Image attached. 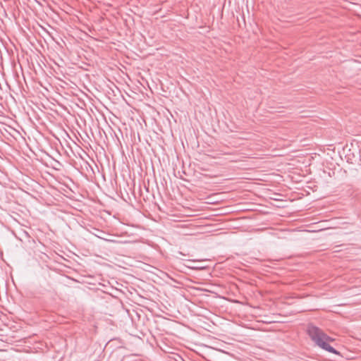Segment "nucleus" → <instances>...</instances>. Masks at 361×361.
Here are the masks:
<instances>
[{"label":"nucleus","mask_w":361,"mask_h":361,"mask_svg":"<svg viewBox=\"0 0 361 361\" xmlns=\"http://www.w3.org/2000/svg\"><path fill=\"white\" fill-rule=\"evenodd\" d=\"M307 334L317 346L329 353L339 355V352L329 345V342L334 341V339L326 334L321 329L314 325L309 324Z\"/></svg>","instance_id":"nucleus-1"},{"label":"nucleus","mask_w":361,"mask_h":361,"mask_svg":"<svg viewBox=\"0 0 361 361\" xmlns=\"http://www.w3.org/2000/svg\"><path fill=\"white\" fill-rule=\"evenodd\" d=\"M106 241L114 243H121L120 241L116 240H111V239H104Z\"/></svg>","instance_id":"nucleus-2"}]
</instances>
